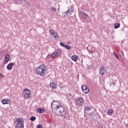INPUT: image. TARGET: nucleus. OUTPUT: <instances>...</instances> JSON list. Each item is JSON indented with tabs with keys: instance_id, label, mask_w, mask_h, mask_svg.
<instances>
[{
	"instance_id": "f257e3e1",
	"label": "nucleus",
	"mask_w": 128,
	"mask_h": 128,
	"mask_svg": "<svg viewBox=\"0 0 128 128\" xmlns=\"http://www.w3.org/2000/svg\"><path fill=\"white\" fill-rule=\"evenodd\" d=\"M54 102H58L54 100L52 102L51 104V108L52 110V112H54V114H56L58 116V114H60V110H62V104H59V105H56V106H54Z\"/></svg>"
},
{
	"instance_id": "f03ea898",
	"label": "nucleus",
	"mask_w": 128,
	"mask_h": 128,
	"mask_svg": "<svg viewBox=\"0 0 128 128\" xmlns=\"http://www.w3.org/2000/svg\"><path fill=\"white\" fill-rule=\"evenodd\" d=\"M36 74L42 76H46V65L41 64L36 69Z\"/></svg>"
},
{
	"instance_id": "7ed1b4c3",
	"label": "nucleus",
	"mask_w": 128,
	"mask_h": 128,
	"mask_svg": "<svg viewBox=\"0 0 128 128\" xmlns=\"http://www.w3.org/2000/svg\"><path fill=\"white\" fill-rule=\"evenodd\" d=\"M60 54H61L60 50H57L54 51L52 54H48L47 56V58H50V57L58 58V56Z\"/></svg>"
},
{
	"instance_id": "20e7f679",
	"label": "nucleus",
	"mask_w": 128,
	"mask_h": 128,
	"mask_svg": "<svg viewBox=\"0 0 128 128\" xmlns=\"http://www.w3.org/2000/svg\"><path fill=\"white\" fill-rule=\"evenodd\" d=\"M22 96L25 99L30 98V90H24L22 92Z\"/></svg>"
},
{
	"instance_id": "39448f33",
	"label": "nucleus",
	"mask_w": 128,
	"mask_h": 128,
	"mask_svg": "<svg viewBox=\"0 0 128 128\" xmlns=\"http://www.w3.org/2000/svg\"><path fill=\"white\" fill-rule=\"evenodd\" d=\"M76 106H83L84 104V98H78L76 100Z\"/></svg>"
},
{
	"instance_id": "423d86ee",
	"label": "nucleus",
	"mask_w": 128,
	"mask_h": 128,
	"mask_svg": "<svg viewBox=\"0 0 128 128\" xmlns=\"http://www.w3.org/2000/svg\"><path fill=\"white\" fill-rule=\"evenodd\" d=\"M81 88L84 94H88V92H90V89L88 88V87L86 86V85L84 84L82 86Z\"/></svg>"
},
{
	"instance_id": "0eeeda50",
	"label": "nucleus",
	"mask_w": 128,
	"mask_h": 128,
	"mask_svg": "<svg viewBox=\"0 0 128 128\" xmlns=\"http://www.w3.org/2000/svg\"><path fill=\"white\" fill-rule=\"evenodd\" d=\"M66 110H64V107L61 108V110L59 111V114H58V116H66Z\"/></svg>"
},
{
	"instance_id": "6e6552de",
	"label": "nucleus",
	"mask_w": 128,
	"mask_h": 128,
	"mask_svg": "<svg viewBox=\"0 0 128 128\" xmlns=\"http://www.w3.org/2000/svg\"><path fill=\"white\" fill-rule=\"evenodd\" d=\"M60 44L61 46H62V48H66V50H70V48H72V47H70V46L67 44H65L64 43L62 42H60Z\"/></svg>"
},
{
	"instance_id": "1a4fd4ad",
	"label": "nucleus",
	"mask_w": 128,
	"mask_h": 128,
	"mask_svg": "<svg viewBox=\"0 0 128 128\" xmlns=\"http://www.w3.org/2000/svg\"><path fill=\"white\" fill-rule=\"evenodd\" d=\"M14 64H16L14 62L10 63L6 66L7 70H10L12 68V66H14Z\"/></svg>"
},
{
	"instance_id": "9d476101",
	"label": "nucleus",
	"mask_w": 128,
	"mask_h": 128,
	"mask_svg": "<svg viewBox=\"0 0 128 128\" xmlns=\"http://www.w3.org/2000/svg\"><path fill=\"white\" fill-rule=\"evenodd\" d=\"M50 87L53 90H56L58 88V85L56 82L50 83Z\"/></svg>"
},
{
	"instance_id": "9b49d317",
	"label": "nucleus",
	"mask_w": 128,
	"mask_h": 128,
	"mask_svg": "<svg viewBox=\"0 0 128 128\" xmlns=\"http://www.w3.org/2000/svg\"><path fill=\"white\" fill-rule=\"evenodd\" d=\"M16 122H18V124H24V118H16Z\"/></svg>"
},
{
	"instance_id": "f8f14e48",
	"label": "nucleus",
	"mask_w": 128,
	"mask_h": 128,
	"mask_svg": "<svg viewBox=\"0 0 128 128\" xmlns=\"http://www.w3.org/2000/svg\"><path fill=\"white\" fill-rule=\"evenodd\" d=\"M2 102L3 104H10V100L8 98L4 99L2 100Z\"/></svg>"
},
{
	"instance_id": "ddd939ff",
	"label": "nucleus",
	"mask_w": 128,
	"mask_h": 128,
	"mask_svg": "<svg viewBox=\"0 0 128 128\" xmlns=\"http://www.w3.org/2000/svg\"><path fill=\"white\" fill-rule=\"evenodd\" d=\"M10 55L6 54L5 56V60H4L5 64H6L7 62H10Z\"/></svg>"
},
{
	"instance_id": "4468645a",
	"label": "nucleus",
	"mask_w": 128,
	"mask_h": 128,
	"mask_svg": "<svg viewBox=\"0 0 128 128\" xmlns=\"http://www.w3.org/2000/svg\"><path fill=\"white\" fill-rule=\"evenodd\" d=\"M36 112H39V114H44V110L40 108H38L36 109Z\"/></svg>"
},
{
	"instance_id": "2eb2a0df",
	"label": "nucleus",
	"mask_w": 128,
	"mask_h": 128,
	"mask_svg": "<svg viewBox=\"0 0 128 128\" xmlns=\"http://www.w3.org/2000/svg\"><path fill=\"white\" fill-rule=\"evenodd\" d=\"M71 59L72 60H74V62H78V56L76 55H74L71 57Z\"/></svg>"
},
{
	"instance_id": "dca6fc26",
	"label": "nucleus",
	"mask_w": 128,
	"mask_h": 128,
	"mask_svg": "<svg viewBox=\"0 0 128 128\" xmlns=\"http://www.w3.org/2000/svg\"><path fill=\"white\" fill-rule=\"evenodd\" d=\"M104 67H101V68L100 70V74L102 76H104Z\"/></svg>"
},
{
	"instance_id": "f3484780",
	"label": "nucleus",
	"mask_w": 128,
	"mask_h": 128,
	"mask_svg": "<svg viewBox=\"0 0 128 128\" xmlns=\"http://www.w3.org/2000/svg\"><path fill=\"white\" fill-rule=\"evenodd\" d=\"M107 114H108V116H112V114H114V110H112V109L108 110L107 112Z\"/></svg>"
},
{
	"instance_id": "a211bd4d",
	"label": "nucleus",
	"mask_w": 128,
	"mask_h": 128,
	"mask_svg": "<svg viewBox=\"0 0 128 128\" xmlns=\"http://www.w3.org/2000/svg\"><path fill=\"white\" fill-rule=\"evenodd\" d=\"M120 26V23H116L114 25V28H118Z\"/></svg>"
},
{
	"instance_id": "6ab92c4d",
	"label": "nucleus",
	"mask_w": 128,
	"mask_h": 128,
	"mask_svg": "<svg viewBox=\"0 0 128 128\" xmlns=\"http://www.w3.org/2000/svg\"><path fill=\"white\" fill-rule=\"evenodd\" d=\"M24 124H16V128H24Z\"/></svg>"
},
{
	"instance_id": "aec40b11",
	"label": "nucleus",
	"mask_w": 128,
	"mask_h": 128,
	"mask_svg": "<svg viewBox=\"0 0 128 128\" xmlns=\"http://www.w3.org/2000/svg\"><path fill=\"white\" fill-rule=\"evenodd\" d=\"M84 108H85L84 109V114H86V111L90 110V108L89 107H88V106H85Z\"/></svg>"
},
{
	"instance_id": "412c9836",
	"label": "nucleus",
	"mask_w": 128,
	"mask_h": 128,
	"mask_svg": "<svg viewBox=\"0 0 128 128\" xmlns=\"http://www.w3.org/2000/svg\"><path fill=\"white\" fill-rule=\"evenodd\" d=\"M24 4H26V6H30V3H28V2H26V0H24Z\"/></svg>"
},
{
	"instance_id": "4be33fe9",
	"label": "nucleus",
	"mask_w": 128,
	"mask_h": 128,
	"mask_svg": "<svg viewBox=\"0 0 128 128\" xmlns=\"http://www.w3.org/2000/svg\"><path fill=\"white\" fill-rule=\"evenodd\" d=\"M68 11L69 12L70 14H72V12H74V10H72V8H69Z\"/></svg>"
},
{
	"instance_id": "5701e85b",
	"label": "nucleus",
	"mask_w": 128,
	"mask_h": 128,
	"mask_svg": "<svg viewBox=\"0 0 128 128\" xmlns=\"http://www.w3.org/2000/svg\"><path fill=\"white\" fill-rule=\"evenodd\" d=\"M49 32L50 34H52V36H54V30L51 29L49 30Z\"/></svg>"
},
{
	"instance_id": "b1692460",
	"label": "nucleus",
	"mask_w": 128,
	"mask_h": 128,
	"mask_svg": "<svg viewBox=\"0 0 128 128\" xmlns=\"http://www.w3.org/2000/svg\"><path fill=\"white\" fill-rule=\"evenodd\" d=\"M36 116H32L30 120L32 122H34L36 120Z\"/></svg>"
},
{
	"instance_id": "393cba45",
	"label": "nucleus",
	"mask_w": 128,
	"mask_h": 128,
	"mask_svg": "<svg viewBox=\"0 0 128 128\" xmlns=\"http://www.w3.org/2000/svg\"><path fill=\"white\" fill-rule=\"evenodd\" d=\"M82 14L84 16V18H86L88 16V14L84 12H83Z\"/></svg>"
},
{
	"instance_id": "a878e982",
	"label": "nucleus",
	"mask_w": 128,
	"mask_h": 128,
	"mask_svg": "<svg viewBox=\"0 0 128 128\" xmlns=\"http://www.w3.org/2000/svg\"><path fill=\"white\" fill-rule=\"evenodd\" d=\"M113 54H114V56L116 58H118V60H120V57H118V54H116V52H114Z\"/></svg>"
},
{
	"instance_id": "bb28decb",
	"label": "nucleus",
	"mask_w": 128,
	"mask_h": 128,
	"mask_svg": "<svg viewBox=\"0 0 128 128\" xmlns=\"http://www.w3.org/2000/svg\"><path fill=\"white\" fill-rule=\"evenodd\" d=\"M52 12H56V8L52 7L51 9Z\"/></svg>"
},
{
	"instance_id": "cd10ccee",
	"label": "nucleus",
	"mask_w": 128,
	"mask_h": 128,
	"mask_svg": "<svg viewBox=\"0 0 128 128\" xmlns=\"http://www.w3.org/2000/svg\"><path fill=\"white\" fill-rule=\"evenodd\" d=\"M36 128H42V126L40 124H38L37 126H36Z\"/></svg>"
},
{
	"instance_id": "c85d7f7f",
	"label": "nucleus",
	"mask_w": 128,
	"mask_h": 128,
	"mask_svg": "<svg viewBox=\"0 0 128 128\" xmlns=\"http://www.w3.org/2000/svg\"><path fill=\"white\" fill-rule=\"evenodd\" d=\"M116 86V82H114L110 84V86Z\"/></svg>"
},
{
	"instance_id": "c756f323",
	"label": "nucleus",
	"mask_w": 128,
	"mask_h": 128,
	"mask_svg": "<svg viewBox=\"0 0 128 128\" xmlns=\"http://www.w3.org/2000/svg\"><path fill=\"white\" fill-rule=\"evenodd\" d=\"M18 0H14V2L16 4H18Z\"/></svg>"
},
{
	"instance_id": "7c9ffc66",
	"label": "nucleus",
	"mask_w": 128,
	"mask_h": 128,
	"mask_svg": "<svg viewBox=\"0 0 128 128\" xmlns=\"http://www.w3.org/2000/svg\"><path fill=\"white\" fill-rule=\"evenodd\" d=\"M89 54H94V51H92V50L89 51Z\"/></svg>"
},
{
	"instance_id": "2f4dec72",
	"label": "nucleus",
	"mask_w": 128,
	"mask_h": 128,
	"mask_svg": "<svg viewBox=\"0 0 128 128\" xmlns=\"http://www.w3.org/2000/svg\"><path fill=\"white\" fill-rule=\"evenodd\" d=\"M64 14H67V15H68V14H70V13H69L68 11L67 10V11H66V12H64Z\"/></svg>"
},
{
	"instance_id": "473e14b6",
	"label": "nucleus",
	"mask_w": 128,
	"mask_h": 128,
	"mask_svg": "<svg viewBox=\"0 0 128 128\" xmlns=\"http://www.w3.org/2000/svg\"><path fill=\"white\" fill-rule=\"evenodd\" d=\"M0 76H2V78H4V74H0Z\"/></svg>"
},
{
	"instance_id": "72a5a7b5",
	"label": "nucleus",
	"mask_w": 128,
	"mask_h": 128,
	"mask_svg": "<svg viewBox=\"0 0 128 128\" xmlns=\"http://www.w3.org/2000/svg\"><path fill=\"white\" fill-rule=\"evenodd\" d=\"M54 36H58V32H54Z\"/></svg>"
},
{
	"instance_id": "f704fd0d",
	"label": "nucleus",
	"mask_w": 128,
	"mask_h": 128,
	"mask_svg": "<svg viewBox=\"0 0 128 128\" xmlns=\"http://www.w3.org/2000/svg\"><path fill=\"white\" fill-rule=\"evenodd\" d=\"M58 36H56L54 35V38H58Z\"/></svg>"
},
{
	"instance_id": "c9c22d12",
	"label": "nucleus",
	"mask_w": 128,
	"mask_h": 128,
	"mask_svg": "<svg viewBox=\"0 0 128 128\" xmlns=\"http://www.w3.org/2000/svg\"><path fill=\"white\" fill-rule=\"evenodd\" d=\"M126 128H128V124H127L126 126Z\"/></svg>"
},
{
	"instance_id": "e433bc0d",
	"label": "nucleus",
	"mask_w": 128,
	"mask_h": 128,
	"mask_svg": "<svg viewBox=\"0 0 128 128\" xmlns=\"http://www.w3.org/2000/svg\"><path fill=\"white\" fill-rule=\"evenodd\" d=\"M68 96H72V94L69 93Z\"/></svg>"
},
{
	"instance_id": "4c0bfd02",
	"label": "nucleus",
	"mask_w": 128,
	"mask_h": 128,
	"mask_svg": "<svg viewBox=\"0 0 128 128\" xmlns=\"http://www.w3.org/2000/svg\"><path fill=\"white\" fill-rule=\"evenodd\" d=\"M87 66H88V68H90V66H88V65H87Z\"/></svg>"
},
{
	"instance_id": "58836bf2",
	"label": "nucleus",
	"mask_w": 128,
	"mask_h": 128,
	"mask_svg": "<svg viewBox=\"0 0 128 128\" xmlns=\"http://www.w3.org/2000/svg\"><path fill=\"white\" fill-rule=\"evenodd\" d=\"M64 118H66V116H64Z\"/></svg>"
}]
</instances>
